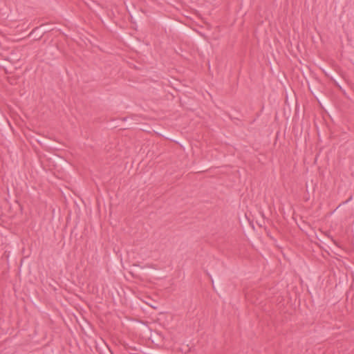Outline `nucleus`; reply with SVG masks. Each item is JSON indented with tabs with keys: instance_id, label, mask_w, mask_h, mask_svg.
Returning a JSON list of instances; mask_svg holds the SVG:
<instances>
[{
	"instance_id": "f257e3e1",
	"label": "nucleus",
	"mask_w": 354,
	"mask_h": 354,
	"mask_svg": "<svg viewBox=\"0 0 354 354\" xmlns=\"http://www.w3.org/2000/svg\"><path fill=\"white\" fill-rule=\"evenodd\" d=\"M37 29H38V28H34V29H33V30L30 32V34H29V35H28V36H31L32 34H34V33L36 32V30H37Z\"/></svg>"
},
{
	"instance_id": "f03ea898",
	"label": "nucleus",
	"mask_w": 354,
	"mask_h": 354,
	"mask_svg": "<svg viewBox=\"0 0 354 354\" xmlns=\"http://www.w3.org/2000/svg\"><path fill=\"white\" fill-rule=\"evenodd\" d=\"M351 200H352V196H351L346 201L343 202L342 203L345 204Z\"/></svg>"
},
{
	"instance_id": "7ed1b4c3",
	"label": "nucleus",
	"mask_w": 354,
	"mask_h": 354,
	"mask_svg": "<svg viewBox=\"0 0 354 354\" xmlns=\"http://www.w3.org/2000/svg\"><path fill=\"white\" fill-rule=\"evenodd\" d=\"M42 37V35L35 39V40H39Z\"/></svg>"
}]
</instances>
